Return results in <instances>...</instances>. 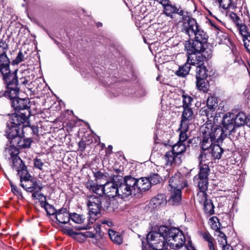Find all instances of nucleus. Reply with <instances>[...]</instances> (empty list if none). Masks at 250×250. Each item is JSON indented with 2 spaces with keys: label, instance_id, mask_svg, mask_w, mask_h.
<instances>
[{
  "label": "nucleus",
  "instance_id": "obj_1",
  "mask_svg": "<svg viewBox=\"0 0 250 250\" xmlns=\"http://www.w3.org/2000/svg\"><path fill=\"white\" fill-rule=\"evenodd\" d=\"M110 200L104 196L91 195L88 197L87 206L89 209V218L87 224L76 228L77 229H87L92 228L97 217L100 214L101 210L108 209L110 207Z\"/></svg>",
  "mask_w": 250,
  "mask_h": 250
},
{
  "label": "nucleus",
  "instance_id": "obj_2",
  "mask_svg": "<svg viewBox=\"0 0 250 250\" xmlns=\"http://www.w3.org/2000/svg\"><path fill=\"white\" fill-rule=\"evenodd\" d=\"M203 140L201 143V150L198 159L201 161H209L212 159H219L223 152L219 145H213V141L204 131L203 132Z\"/></svg>",
  "mask_w": 250,
  "mask_h": 250
},
{
  "label": "nucleus",
  "instance_id": "obj_3",
  "mask_svg": "<svg viewBox=\"0 0 250 250\" xmlns=\"http://www.w3.org/2000/svg\"><path fill=\"white\" fill-rule=\"evenodd\" d=\"M223 128L221 127H215L209 130V128L205 130L213 141L218 143L222 142L227 135H230L234 131V125L233 123V119L231 118L230 113H227L223 118Z\"/></svg>",
  "mask_w": 250,
  "mask_h": 250
},
{
  "label": "nucleus",
  "instance_id": "obj_4",
  "mask_svg": "<svg viewBox=\"0 0 250 250\" xmlns=\"http://www.w3.org/2000/svg\"><path fill=\"white\" fill-rule=\"evenodd\" d=\"M160 230L167 231L166 243L172 249L179 250L185 244V237L179 229L172 228L170 229L163 226Z\"/></svg>",
  "mask_w": 250,
  "mask_h": 250
},
{
  "label": "nucleus",
  "instance_id": "obj_5",
  "mask_svg": "<svg viewBox=\"0 0 250 250\" xmlns=\"http://www.w3.org/2000/svg\"><path fill=\"white\" fill-rule=\"evenodd\" d=\"M117 176L116 179L119 181L118 183V196L121 198H125L132 196L135 195V192L134 188V178L131 176H126L124 179L118 178Z\"/></svg>",
  "mask_w": 250,
  "mask_h": 250
},
{
  "label": "nucleus",
  "instance_id": "obj_6",
  "mask_svg": "<svg viewBox=\"0 0 250 250\" xmlns=\"http://www.w3.org/2000/svg\"><path fill=\"white\" fill-rule=\"evenodd\" d=\"M199 161V171L197 175L193 178V182L195 185L202 190H207L208 188V175L210 173V168L208 164L204 163L206 161Z\"/></svg>",
  "mask_w": 250,
  "mask_h": 250
},
{
  "label": "nucleus",
  "instance_id": "obj_7",
  "mask_svg": "<svg viewBox=\"0 0 250 250\" xmlns=\"http://www.w3.org/2000/svg\"><path fill=\"white\" fill-rule=\"evenodd\" d=\"M3 80L7 83V89L3 92L4 96L13 100L16 99L19 92L17 73L11 74L6 79Z\"/></svg>",
  "mask_w": 250,
  "mask_h": 250
},
{
  "label": "nucleus",
  "instance_id": "obj_8",
  "mask_svg": "<svg viewBox=\"0 0 250 250\" xmlns=\"http://www.w3.org/2000/svg\"><path fill=\"white\" fill-rule=\"evenodd\" d=\"M159 232L152 231L149 232L147 235V241L149 245L156 248L164 247L166 243L167 231L160 230Z\"/></svg>",
  "mask_w": 250,
  "mask_h": 250
},
{
  "label": "nucleus",
  "instance_id": "obj_9",
  "mask_svg": "<svg viewBox=\"0 0 250 250\" xmlns=\"http://www.w3.org/2000/svg\"><path fill=\"white\" fill-rule=\"evenodd\" d=\"M30 115V112L29 110L27 111V112L15 113L10 116L8 122H10V124L19 127L22 125V127L21 128H23L29 126L28 118Z\"/></svg>",
  "mask_w": 250,
  "mask_h": 250
},
{
  "label": "nucleus",
  "instance_id": "obj_10",
  "mask_svg": "<svg viewBox=\"0 0 250 250\" xmlns=\"http://www.w3.org/2000/svg\"><path fill=\"white\" fill-rule=\"evenodd\" d=\"M9 65L10 60L6 55V49L4 48L0 50V72L3 79H6L13 73H17V70L13 72L10 71Z\"/></svg>",
  "mask_w": 250,
  "mask_h": 250
},
{
  "label": "nucleus",
  "instance_id": "obj_11",
  "mask_svg": "<svg viewBox=\"0 0 250 250\" xmlns=\"http://www.w3.org/2000/svg\"><path fill=\"white\" fill-rule=\"evenodd\" d=\"M187 186V181L184 180L180 172L176 173L169 180V190L178 189L181 190L184 187Z\"/></svg>",
  "mask_w": 250,
  "mask_h": 250
},
{
  "label": "nucleus",
  "instance_id": "obj_12",
  "mask_svg": "<svg viewBox=\"0 0 250 250\" xmlns=\"http://www.w3.org/2000/svg\"><path fill=\"white\" fill-rule=\"evenodd\" d=\"M199 28V26L196 20L189 18L187 21L183 23L182 31L191 38L193 37L194 34Z\"/></svg>",
  "mask_w": 250,
  "mask_h": 250
},
{
  "label": "nucleus",
  "instance_id": "obj_13",
  "mask_svg": "<svg viewBox=\"0 0 250 250\" xmlns=\"http://www.w3.org/2000/svg\"><path fill=\"white\" fill-rule=\"evenodd\" d=\"M134 188L135 194L137 193L145 192L148 190L151 186L149 180L146 177L141 178L139 179L134 178Z\"/></svg>",
  "mask_w": 250,
  "mask_h": 250
},
{
  "label": "nucleus",
  "instance_id": "obj_14",
  "mask_svg": "<svg viewBox=\"0 0 250 250\" xmlns=\"http://www.w3.org/2000/svg\"><path fill=\"white\" fill-rule=\"evenodd\" d=\"M21 127L10 124L7 122L6 127L5 130V135L9 140L10 143L17 137L19 136L21 133L20 132Z\"/></svg>",
  "mask_w": 250,
  "mask_h": 250
},
{
  "label": "nucleus",
  "instance_id": "obj_15",
  "mask_svg": "<svg viewBox=\"0 0 250 250\" xmlns=\"http://www.w3.org/2000/svg\"><path fill=\"white\" fill-rule=\"evenodd\" d=\"M21 186L27 192H32L35 190H41L42 188V184L40 181L34 180L31 178L28 180H25L21 183Z\"/></svg>",
  "mask_w": 250,
  "mask_h": 250
},
{
  "label": "nucleus",
  "instance_id": "obj_16",
  "mask_svg": "<svg viewBox=\"0 0 250 250\" xmlns=\"http://www.w3.org/2000/svg\"><path fill=\"white\" fill-rule=\"evenodd\" d=\"M194 118V115L192 109L190 107L184 108L182 112L181 124L183 125L185 128H187V126H189L192 120Z\"/></svg>",
  "mask_w": 250,
  "mask_h": 250
},
{
  "label": "nucleus",
  "instance_id": "obj_17",
  "mask_svg": "<svg viewBox=\"0 0 250 250\" xmlns=\"http://www.w3.org/2000/svg\"><path fill=\"white\" fill-rule=\"evenodd\" d=\"M104 194L109 198H113L118 196V183L108 182L104 184Z\"/></svg>",
  "mask_w": 250,
  "mask_h": 250
},
{
  "label": "nucleus",
  "instance_id": "obj_18",
  "mask_svg": "<svg viewBox=\"0 0 250 250\" xmlns=\"http://www.w3.org/2000/svg\"><path fill=\"white\" fill-rule=\"evenodd\" d=\"M12 106L16 111H20L30 109V101L28 99L16 98L12 102Z\"/></svg>",
  "mask_w": 250,
  "mask_h": 250
},
{
  "label": "nucleus",
  "instance_id": "obj_19",
  "mask_svg": "<svg viewBox=\"0 0 250 250\" xmlns=\"http://www.w3.org/2000/svg\"><path fill=\"white\" fill-rule=\"evenodd\" d=\"M203 44L196 41H187L185 43V49L187 50L188 55L196 54L199 53L203 49Z\"/></svg>",
  "mask_w": 250,
  "mask_h": 250
},
{
  "label": "nucleus",
  "instance_id": "obj_20",
  "mask_svg": "<svg viewBox=\"0 0 250 250\" xmlns=\"http://www.w3.org/2000/svg\"><path fill=\"white\" fill-rule=\"evenodd\" d=\"M23 133L22 131L21 134L15 139L12 141L10 144L12 145L16 146L19 148H28L31 146V144L32 142V140L30 138H24L21 136Z\"/></svg>",
  "mask_w": 250,
  "mask_h": 250
},
{
  "label": "nucleus",
  "instance_id": "obj_21",
  "mask_svg": "<svg viewBox=\"0 0 250 250\" xmlns=\"http://www.w3.org/2000/svg\"><path fill=\"white\" fill-rule=\"evenodd\" d=\"M167 203L166 195L163 194H159L151 199L149 205L154 209H158L165 207Z\"/></svg>",
  "mask_w": 250,
  "mask_h": 250
},
{
  "label": "nucleus",
  "instance_id": "obj_22",
  "mask_svg": "<svg viewBox=\"0 0 250 250\" xmlns=\"http://www.w3.org/2000/svg\"><path fill=\"white\" fill-rule=\"evenodd\" d=\"M70 214L65 208H62L57 211L55 217L59 223L65 224L70 220Z\"/></svg>",
  "mask_w": 250,
  "mask_h": 250
},
{
  "label": "nucleus",
  "instance_id": "obj_23",
  "mask_svg": "<svg viewBox=\"0 0 250 250\" xmlns=\"http://www.w3.org/2000/svg\"><path fill=\"white\" fill-rule=\"evenodd\" d=\"M167 165H171L173 164L175 165H180L182 162V159L175 154L171 150L167 151L164 156Z\"/></svg>",
  "mask_w": 250,
  "mask_h": 250
},
{
  "label": "nucleus",
  "instance_id": "obj_24",
  "mask_svg": "<svg viewBox=\"0 0 250 250\" xmlns=\"http://www.w3.org/2000/svg\"><path fill=\"white\" fill-rule=\"evenodd\" d=\"M231 118L233 119V123L235 129L236 127H238L244 125L246 124L248 117L245 113L239 112L236 115L234 119L231 117Z\"/></svg>",
  "mask_w": 250,
  "mask_h": 250
},
{
  "label": "nucleus",
  "instance_id": "obj_25",
  "mask_svg": "<svg viewBox=\"0 0 250 250\" xmlns=\"http://www.w3.org/2000/svg\"><path fill=\"white\" fill-rule=\"evenodd\" d=\"M86 187L90 191L99 195V196H103L104 194V184L97 185L93 182H88L87 183Z\"/></svg>",
  "mask_w": 250,
  "mask_h": 250
},
{
  "label": "nucleus",
  "instance_id": "obj_26",
  "mask_svg": "<svg viewBox=\"0 0 250 250\" xmlns=\"http://www.w3.org/2000/svg\"><path fill=\"white\" fill-rule=\"evenodd\" d=\"M170 191L171 195L168 203L173 206L178 205L181 201V190L178 189Z\"/></svg>",
  "mask_w": 250,
  "mask_h": 250
},
{
  "label": "nucleus",
  "instance_id": "obj_27",
  "mask_svg": "<svg viewBox=\"0 0 250 250\" xmlns=\"http://www.w3.org/2000/svg\"><path fill=\"white\" fill-rule=\"evenodd\" d=\"M193 37H194L195 41L203 44L207 42L208 38V35L205 31L200 27L195 32Z\"/></svg>",
  "mask_w": 250,
  "mask_h": 250
},
{
  "label": "nucleus",
  "instance_id": "obj_28",
  "mask_svg": "<svg viewBox=\"0 0 250 250\" xmlns=\"http://www.w3.org/2000/svg\"><path fill=\"white\" fill-rule=\"evenodd\" d=\"M187 62L191 66L192 65H200L203 64V61L202 58L198 54V55L193 54L188 56Z\"/></svg>",
  "mask_w": 250,
  "mask_h": 250
},
{
  "label": "nucleus",
  "instance_id": "obj_29",
  "mask_svg": "<svg viewBox=\"0 0 250 250\" xmlns=\"http://www.w3.org/2000/svg\"><path fill=\"white\" fill-rule=\"evenodd\" d=\"M216 42L220 44H227L229 42V39L227 34L219 30L216 31Z\"/></svg>",
  "mask_w": 250,
  "mask_h": 250
},
{
  "label": "nucleus",
  "instance_id": "obj_30",
  "mask_svg": "<svg viewBox=\"0 0 250 250\" xmlns=\"http://www.w3.org/2000/svg\"><path fill=\"white\" fill-rule=\"evenodd\" d=\"M186 146L185 144L181 142H178L172 146V150L176 155L180 156L181 158L182 154L185 152Z\"/></svg>",
  "mask_w": 250,
  "mask_h": 250
},
{
  "label": "nucleus",
  "instance_id": "obj_31",
  "mask_svg": "<svg viewBox=\"0 0 250 250\" xmlns=\"http://www.w3.org/2000/svg\"><path fill=\"white\" fill-rule=\"evenodd\" d=\"M208 76V70L204 65H201L196 66V80L199 79H205Z\"/></svg>",
  "mask_w": 250,
  "mask_h": 250
},
{
  "label": "nucleus",
  "instance_id": "obj_32",
  "mask_svg": "<svg viewBox=\"0 0 250 250\" xmlns=\"http://www.w3.org/2000/svg\"><path fill=\"white\" fill-rule=\"evenodd\" d=\"M17 171L18 172V174L20 177L21 183H22V182H23L24 181H25V180H28L32 178V176L28 172L26 167L25 166H24V167H21Z\"/></svg>",
  "mask_w": 250,
  "mask_h": 250
},
{
  "label": "nucleus",
  "instance_id": "obj_33",
  "mask_svg": "<svg viewBox=\"0 0 250 250\" xmlns=\"http://www.w3.org/2000/svg\"><path fill=\"white\" fill-rule=\"evenodd\" d=\"M11 145L10 146L5 148V153L6 156L9 155L11 156V159H13L16 157H19L18 155L19 153V151L16 146Z\"/></svg>",
  "mask_w": 250,
  "mask_h": 250
},
{
  "label": "nucleus",
  "instance_id": "obj_34",
  "mask_svg": "<svg viewBox=\"0 0 250 250\" xmlns=\"http://www.w3.org/2000/svg\"><path fill=\"white\" fill-rule=\"evenodd\" d=\"M164 6V13L168 17L172 18L173 14L178 13V10L175 6L169 4L168 3Z\"/></svg>",
  "mask_w": 250,
  "mask_h": 250
},
{
  "label": "nucleus",
  "instance_id": "obj_35",
  "mask_svg": "<svg viewBox=\"0 0 250 250\" xmlns=\"http://www.w3.org/2000/svg\"><path fill=\"white\" fill-rule=\"evenodd\" d=\"M40 205L42 207L45 209L48 215H53L56 214L57 210L55 209L53 206L49 204L46 201L40 202Z\"/></svg>",
  "mask_w": 250,
  "mask_h": 250
},
{
  "label": "nucleus",
  "instance_id": "obj_36",
  "mask_svg": "<svg viewBox=\"0 0 250 250\" xmlns=\"http://www.w3.org/2000/svg\"><path fill=\"white\" fill-rule=\"evenodd\" d=\"M203 205L204 210L206 214L211 215L214 213V206L210 199L207 200Z\"/></svg>",
  "mask_w": 250,
  "mask_h": 250
},
{
  "label": "nucleus",
  "instance_id": "obj_37",
  "mask_svg": "<svg viewBox=\"0 0 250 250\" xmlns=\"http://www.w3.org/2000/svg\"><path fill=\"white\" fill-rule=\"evenodd\" d=\"M216 234L217 235L218 242L222 246V250L225 247L229 246L227 244V236L223 232L219 229L216 232Z\"/></svg>",
  "mask_w": 250,
  "mask_h": 250
},
{
  "label": "nucleus",
  "instance_id": "obj_38",
  "mask_svg": "<svg viewBox=\"0 0 250 250\" xmlns=\"http://www.w3.org/2000/svg\"><path fill=\"white\" fill-rule=\"evenodd\" d=\"M109 236L111 240L117 244H121L122 243L123 239L119 233L113 230H109Z\"/></svg>",
  "mask_w": 250,
  "mask_h": 250
},
{
  "label": "nucleus",
  "instance_id": "obj_39",
  "mask_svg": "<svg viewBox=\"0 0 250 250\" xmlns=\"http://www.w3.org/2000/svg\"><path fill=\"white\" fill-rule=\"evenodd\" d=\"M190 69V65L187 62L184 65L180 67L179 70L176 72V74L179 76L185 77L188 75Z\"/></svg>",
  "mask_w": 250,
  "mask_h": 250
},
{
  "label": "nucleus",
  "instance_id": "obj_40",
  "mask_svg": "<svg viewBox=\"0 0 250 250\" xmlns=\"http://www.w3.org/2000/svg\"><path fill=\"white\" fill-rule=\"evenodd\" d=\"M208 224L211 228L214 230L215 232L220 229V223L218 218L216 216L211 217L208 221Z\"/></svg>",
  "mask_w": 250,
  "mask_h": 250
},
{
  "label": "nucleus",
  "instance_id": "obj_41",
  "mask_svg": "<svg viewBox=\"0 0 250 250\" xmlns=\"http://www.w3.org/2000/svg\"><path fill=\"white\" fill-rule=\"evenodd\" d=\"M188 126H187V128L186 129L184 127L183 125H180V127L179 129V130H180V133L179 135V139L178 142L184 143V142L187 140L188 135L187 133L188 131Z\"/></svg>",
  "mask_w": 250,
  "mask_h": 250
},
{
  "label": "nucleus",
  "instance_id": "obj_42",
  "mask_svg": "<svg viewBox=\"0 0 250 250\" xmlns=\"http://www.w3.org/2000/svg\"><path fill=\"white\" fill-rule=\"evenodd\" d=\"M199 54L202 57L203 61H207L212 57V51L208 48H204L203 46L202 51H200Z\"/></svg>",
  "mask_w": 250,
  "mask_h": 250
},
{
  "label": "nucleus",
  "instance_id": "obj_43",
  "mask_svg": "<svg viewBox=\"0 0 250 250\" xmlns=\"http://www.w3.org/2000/svg\"><path fill=\"white\" fill-rule=\"evenodd\" d=\"M12 163L13 167L14 169H15L16 171L21 167H24V166H25L19 157L14 158L13 159H12Z\"/></svg>",
  "mask_w": 250,
  "mask_h": 250
},
{
  "label": "nucleus",
  "instance_id": "obj_44",
  "mask_svg": "<svg viewBox=\"0 0 250 250\" xmlns=\"http://www.w3.org/2000/svg\"><path fill=\"white\" fill-rule=\"evenodd\" d=\"M196 86L199 90H202L204 92H207L208 90V85L204 79L196 80Z\"/></svg>",
  "mask_w": 250,
  "mask_h": 250
},
{
  "label": "nucleus",
  "instance_id": "obj_45",
  "mask_svg": "<svg viewBox=\"0 0 250 250\" xmlns=\"http://www.w3.org/2000/svg\"><path fill=\"white\" fill-rule=\"evenodd\" d=\"M146 178L149 180L150 186L151 185H154L160 183L162 180L161 177L158 174L156 173L150 174V175Z\"/></svg>",
  "mask_w": 250,
  "mask_h": 250
},
{
  "label": "nucleus",
  "instance_id": "obj_46",
  "mask_svg": "<svg viewBox=\"0 0 250 250\" xmlns=\"http://www.w3.org/2000/svg\"><path fill=\"white\" fill-rule=\"evenodd\" d=\"M70 219L73 221L74 223L77 224H82L83 223V221L85 219L83 215L78 214L76 213H73L70 214Z\"/></svg>",
  "mask_w": 250,
  "mask_h": 250
},
{
  "label": "nucleus",
  "instance_id": "obj_47",
  "mask_svg": "<svg viewBox=\"0 0 250 250\" xmlns=\"http://www.w3.org/2000/svg\"><path fill=\"white\" fill-rule=\"evenodd\" d=\"M200 191L197 193V200L200 204H204L207 200L209 199L207 198V194L205 192L206 190H202L199 189Z\"/></svg>",
  "mask_w": 250,
  "mask_h": 250
},
{
  "label": "nucleus",
  "instance_id": "obj_48",
  "mask_svg": "<svg viewBox=\"0 0 250 250\" xmlns=\"http://www.w3.org/2000/svg\"><path fill=\"white\" fill-rule=\"evenodd\" d=\"M182 97L183 101L182 106L183 108H187V107H189V106L191 105L193 98L188 96V94H183Z\"/></svg>",
  "mask_w": 250,
  "mask_h": 250
},
{
  "label": "nucleus",
  "instance_id": "obj_49",
  "mask_svg": "<svg viewBox=\"0 0 250 250\" xmlns=\"http://www.w3.org/2000/svg\"><path fill=\"white\" fill-rule=\"evenodd\" d=\"M216 100L213 97H209L208 98L207 105L210 109H213L217 106Z\"/></svg>",
  "mask_w": 250,
  "mask_h": 250
},
{
  "label": "nucleus",
  "instance_id": "obj_50",
  "mask_svg": "<svg viewBox=\"0 0 250 250\" xmlns=\"http://www.w3.org/2000/svg\"><path fill=\"white\" fill-rule=\"evenodd\" d=\"M220 4V6L224 9H227L231 7H234L231 4V0H217Z\"/></svg>",
  "mask_w": 250,
  "mask_h": 250
},
{
  "label": "nucleus",
  "instance_id": "obj_51",
  "mask_svg": "<svg viewBox=\"0 0 250 250\" xmlns=\"http://www.w3.org/2000/svg\"><path fill=\"white\" fill-rule=\"evenodd\" d=\"M40 190H35L32 195L33 198L42 201H46V197L43 194L39 192Z\"/></svg>",
  "mask_w": 250,
  "mask_h": 250
},
{
  "label": "nucleus",
  "instance_id": "obj_52",
  "mask_svg": "<svg viewBox=\"0 0 250 250\" xmlns=\"http://www.w3.org/2000/svg\"><path fill=\"white\" fill-rule=\"evenodd\" d=\"M239 33L242 36L243 38H245V37H250V35L249 32L247 30V27L245 25L243 24L238 27Z\"/></svg>",
  "mask_w": 250,
  "mask_h": 250
},
{
  "label": "nucleus",
  "instance_id": "obj_53",
  "mask_svg": "<svg viewBox=\"0 0 250 250\" xmlns=\"http://www.w3.org/2000/svg\"><path fill=\"white\" fill-rule=\"evenodd\" d=\"M34 167L40 170H42L44 163L42 161L41 159L36 158L34 159Z\"/></svg>",
  "mask_w": 250,
  "mask_h": 250
},
{
  "label": "nucleus",
  "instance_id": "obj_54",
  "mask_svg": "<svg viewBox=\"0 0 250 250\" xmlns=\"http://www.w3.org/2000/svg\"><path fill=\"white\" fill-rule=\"evenodd\" d=\"M24 59V55L21 51L19 52L16 59L13 61L14 64H18Z\"/></svg>",
  "mask_w": 250,
  "mask_h": 250
},
{
  "label": "nucleus",
  "instance_id": "obj_55",
  "mask_svg": "<svg viewBox=\"0 0 250 250\" xmlns=\"http://www.w3.org/2000/svg\"><path fill=\"white\" fill-rule=\"evenodd\" d=\"M244 45L248 52H250V36L243 38Z\"/></svg>",
  "mask_w": 250,
  "mask_h": 250
},
{
  "label": "nucleus",
  "instance_id": "obj_56",
  "mask_svg": "<svg viewBox=\"0 0 250 250\" xmlns=\"http://www.w3.org/2000/svg\"><path fill=\"white\" fill-rule=\"evenodd\" d=\"M203 238L208 242V245L213 244V238L208 233L205 232L203 234Z\"/></svg>",
  "mask_w": 250,
  "mask_h": 250
},
{
  "label": "nucleus",
  "instance_id": "obj_57",
  "mask_svg": "<svg viewBox=\"0 0 250 250\" xmlns=\"http://www.w3.org/2000/svg\"><path fill=\"white\" fill-rule=\"evenodd\" d=\"M95 177L97 181L101 179H105L106 176L105 174L103 173L101 171H97L95 173Z\"/></svg>",
  "mask_w": 250,
  "mask_h": 250
},
{
  "label": "nucleus",
  "instance_id": "obj_58",
  "mask_svg": "<svg viewBox=\"0 0 250 250\" xmlns=\"http://www.w3.org/2000/svg\"><path fill=\"white\" fill-rule=\"evenodd\" d=\"M95 233L93 231H86L84 233H81L80 236L83 237L84 238L86 237L94 238L95 237Z\"/></svg>",
  "mask_w": 250,
  "mask_h": 250
},
{
  "label": "nucleus",
  "instance_id": "obj_59",
  "mask_svg": "<svg viewBox=\"0 0 250 250\" xmlns=\"http://www.w3.org/2000/svg\"><path fill=\"white\" fill-rule=\"evenodd\" d=\"M230 19L234 22L235 21L239 20V17L234 13L231 12L229 14Z\"/></svg>",
  "mask_w": 250,
  "mask_h": 250
},
{
  "label": "nucleus",
  "instance_id": "obj_60",
  "mask_svg": "<svg viewBox=\"0 0 250 250\" xmlns=\"http://www.w3.org/2000/svg\"><path fill=\"white\" fill-rule=\"evenodd\" d=\"M67 233L69 235H70L71 236L76 235L80 236V235H81V233L75 232L73 231V230L72 229H69L67 230Z\"/></svg>",
  "mask_w": 250,
  "mask_h": 250
},
{
  "label": "nucleus",
  "instance_id": "obj_61",
  "mask_svg": "<svg viewBox=\"0 0 250 250\" xmlns=\"http://www.w3.org/2000/svg\"><path fill=\"white\" fill-rule=\"evenodd\" d=\"M94 229V233L95 234H97L98 233L100 232V229H101V225L99 224H95L93 226Z\"/></svg>",
  "mask_w": 250,
  "mask_h": 250
},
{
  "label": "nucleus",
  "instance_id": "obj_62",
  "mask_svg": "<svg viewBox=\"0 0 250 250\" xmlns=\"http://www.w3.org/2000/svg\"><path fill=\"white\" fill-rule=\"evenodd\" d=\"M29 126L30 127L31 130H32V131L34 134H37L38 133V127L37 126H35V125L30 126L29 125Z\"/></svg>",
  "mask_w": 250,
  "mask_h": 250
},
{
  "label": "nucleus",
  "instance_id": "obj_63",
  "mask_svg": "<svg viewBox=\"0 0 250 250\" xmlns=\"http://www.w3.org/2000/svg\"><path fill=\"white\" fill-rule=\"evenodd\" d=\"M79 146L80 148L82 150H84L85 149V144L83 141H81L79 143Z\"/></svg>",
  "mask_w": 250,
  "mask_h": 250
},
{
  "label": "nucleus",
  "instance_id": "obj_64",
  "mask_svg": "<svg viewBox=\"0 0 250 250\" xmlns=\"http://www.w3.org/2000/svg\"><path fill=\"white\" fill-rule=\"evenodd\" d=\"M234 22L235 23V24H236V26H237L238 28L239 27H240V26H241V25H243V24H242V21H241V20H240V18H239V20H237V21H235Z\"/></svg>",
  "mask_w": 250,
  "mask_h": 250
}]
</instances>
